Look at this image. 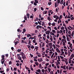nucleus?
Masks as SVG:
<instances>
[{
    "label": "nucleus",
    "mask_w": 74,
    "mask_h": 74,
    "mask_svg": "<svg viewBox=\"0 0 74 74\" xmlns=\"http://www.w3.org/2000/svg\"><path fill=\"white\" fill-rule=\"evenodd\" d=\"M17 57L18 58V59L19 60H21L22 58H21V56H20V54H18Z\"/></svg>",
    "instance_id": "nucleus-1"
},
{
    "label": "nucleus",
    "mask_w": 74,
    "mask_h": 74,
    "mask_svg": "<svg viewBox=\"0 0 74 74\" xmlns=\"http://www.w3.org/2000/svg\"><path fill=\"white\" fill-rule=\"evenodd\" d=\"M21 58H23V60H25V59H26V57L25 55H24L23 56H22Z\"/></svg>",
    "instance_id": "nucleus-2"
},
{
    "label": "nucleus",
    "mask_w": 74,
    "mask_h": 74,
    "mask_svg": "<svg viewBox=\"0 0 74 74\" xmlns=\"http://www.w3.org/2000/svg\"><path fill=\"white\" fill-rule=\"evenodd\" d=\"M41 27H42V26H41L39 25H38L36 26V27H37V29H38H38H39V28L40 29H41Z\"/></svg>",
    "instance_id": "nucleus-3"
},
{
    "label": "nucleus",
    "mask_w": 74,
    "mask_h": 74,
    "mask_svg": "<svg viewBox=\"0 0 74 74\" xmlns=\"http://www.w3.org/2000/svg\"><path fill=\"white\" fill-rule=\"evenodd\" d=\"M45 33L46 34H49V33H50V31H47V32H45Z\"/></svg>",
    "instance_id": "nucleus-4"
},
{
    "label": "nucleus",
    "mask_w": 74,
    "mask_h": 74,
    "mask_svg": "<svg viewBox=\"0 0 74 74\" xmlns=\"http://www.w3.org/2000/svg\"><path fill=\"white\" fill-rule=\"evenodd\" d=\"M65 30H66V33L67 34V35H67V34H68L67 33V32H68V30L67 29V27H65Z\"/></svg>",
    "instance_id": "nucleus-5"
},
{
    "label": "nucleus",
    "mask_w": 74,
    "mask_h": 74,
    "mask_svg": "<svg viewBox=\"0 0 74 74\" xmlns=\"http://www.w3.org/2000/svg\"><path fill=\"white\" fill-rule=\"evenodd\" d=\"M56 52H58V53H59V52H60V51L59 49L58 48H57L56 49Z\"/></svg>",
    "instance_id": "nucleus-6"
},
{
    "label": "nucleus",
    "mask_w": 74,
    "mask_h": 74,
    "mask_svg": "<svg viewBox=\"0 0 74 74\" xmlns=\"http://www.w3.org/2000/svg\"><path fill=\"white\" fill-rule=\"evenodd\" d=\"M19 55H21L22 56H24L25 54L23 53V52H21L20 53V54H19Z\"/></svg>",
    "instance_id": "nucleus-7"
},
{
    "label": "nucleus",
    "mask_w": 74,
    "mask_h": 74,
    "mask_svg": "<svg viewBox=\"0 0 74 74\" xmlns=\"http://www.w3.org/2000/svg\"><path fill=\"white\" fill-rule=\"evenodd\" d=\"M23 31L22 32V33L23 34H24V32H26V29L25 28H24L23 29Z\"/></svg>",
    "instance_id": "nucleus-8"
},
{
    "label": "nucleus",
    "mask_w": 74,
    "mask_h": 74,
    "mask_svg": "<svg viewBox=\"0 0 74 74\" xmlns=\"http://www.w3.org/2000/svg\"><path fill=\"white\" fill-rule=\"evenodd\" d=\"M29 41V42L28 43L29 45H31V46H32V45L30 44V43H31V41H30V39L28 40Z\"/></svg>",
    "instance_id": "nucleus-9"
},
{
    "label": "nucleus",
    "mask_w": 74,
    "mask_h": 74,
    "mask_svg": "<svg viewBox=\"0 0 74 74\" xmlns=\"http://www.w3.org/2000/svg\"><path fill=\"white\" fill-rule=\"evenodd\" d=\"M47 19L49 20V21H50V20L51 21L52 20H51V17L50 16H49V17H48Z\"/></svg>",
    "instance_id": "nucleus-10"
},
{
    "label": "nucleus",
    "mask_w": 74,
    "mask_h": 74,
    "mask_svg": "<svg viewBox=\"0 0 74 74\" xmlns=\"http://www.w3.org/2000/svg\"><path fill=\"white\" fill-rule=\"evenodd\" d=\"M27 37L28 38H29V37H32V36L31 35H30V34H28L27 35Z\"/></svg>",
    "instance_id": "nucleus-11"
},
{
    "label": "nucleus",
    "mask_w": 74,
    "mask_h": 74,
    "mask_svg": "<svg viewBox=\"0 0 74 74\" xmlns=\"http://www.w3.org/2000/svg\"><path fill=\"white\" fill-rule=\"evenodd\" d=\"M66 40L67 41H70V39H69V38L68 36H66Z\"/></svg>",
    "instance_id": "nucleus-12"
},
{
    "label": "nucleus",
    "mask_w": 74,
    "mask_h": 74,
    "mask_svg": "<svg viewBox=\"0 0 74 74\" xmlns=\"http://www.w3.org/2000/svg\"><path fill=\"white\" fill-rule=\"evenodd\" d=\"M27 17L28 19H29V17H30V15H29V14L27 13Z\"/></svg>",
    "instance_id": "nucleus-13"
},
{
    "label": "nucleus",
    "mask_w": 74,
    "mask_h": 74,
    "mask_svg": "<svg viewBox=\"0 0 74 74\" xmlns=\"http://www.w3.org/2000/svg\"><path fill=\"white\" fill-rule=\"evenodd\" d=\"M36 71L37 72H38V73H40L41 72V70L39 69L38 70H36Z\"/></svg>",
    "instance_id": "nucleus-14"
},
{
    "label": "nucleus",
    "mask_w": 74,
    "mask_h": 74,
    "mask_svg": "<svg viewBox=\"0 0 74 74\" xmlns=\"http://www.w3.org/2000/svg\"><path fill=\"white\" fill-rule=\"evenodd\" d=\"M47 12L46 11H44L43 12V14H47Z\"/></svg>",
    "instance_id": "nucleus-15"
},
{
    "label": "nucleus",
    "mask_w": 74,
    "mask_h": 74,
    "mask_svg": "<svg viewBox=\"0 0 74 74\" xmlns=\"http://www.w3.org/2000/svg\"><path fill=\"white\" fill-rule=\"evenodd\" d=\"M41 67H42V65H41V64H39V68L41 69Z\"/></svg>",
    "instance_id": "nucleus-16"
},
{
    "label": "nucleus",
    "mask_w": 74,
    "mask_h": 74,
    "mask_svg": "<svg viewBox=\"0 0 74 74\" xmlns=\"http://www.w3.org/2000/svg\"><path fill=\"white\" fill-rule=\"evenodd\" d=\"M21 51V49H18L17 50V52H20Z\"/></svg>",
    "instance_id": "nucleus-17"
},
{
    "label": "nucleus",
    "mask_w": 74,
    "mask_h": 74,
    "mask_svg": "<svg viewBox=\"0 0 74 74\" xmlns=\"http://www.w3.org/2000/svg\"><path fill=\"white\" fill-rule=\"evenodd\" d=\"M38 47H37V46L35 47V49H36V50H38Z\"/></svg>",
    "instance_id": "nucleus-18"
},
{
    "label": "nucleus",
    "mask_w": 74,
    "mask_h": 74,
    "mask_svg": "<svg viewBox=\"0 0 74 74\" xmlns=\"http://www.w3.org/2000/svg\"><path fill=\"white\" fill-rule=\"evenodd\" d=\"M48 4L49 5H51V4H52V2H49Z\"/></svg>",
    "instance_id": "nucleus-19"
},
{
    "label": "nucleus",
    "mask_w": 74,
    "mask_h": 74,
    "mask_svg": "<svg viewBox=\"0 0 74 74\" xmlns=\"http://www.w3.org/2000/svg\"><path fill=\"white\" fill-rule=\"evenodd\" d=\"M30 48L31 49H34V47L33 45H32V46H31Z\"/></svg>",
    "instance_id": "nucleus-20"
},
{
    "label": "nucleus",
    "mask_w": 74,
    "mask_h": 74,
    "mask_svg": "<svg viewBox=\"0 0 74 74\" xmlns=\"http://www.w3.org/2000/svg\"><path fill=\"white\" fill-rule=\"evenodd\" d=\"M51 25H52V26H55V23H51Z\"/></svg>",
    "instance_id": "nucleus-21"
},
{
    "label": "nucleus",
    "mask_w": 74,
    "mask_h": 74,
    "mask_svg": "<svg viewBox=\"0 0 74 74\" xmlns=\"http://www.w3.org/2000/svg\"><path fill=\"white\" fill-rule=\"evenodd\" d=\"M35 64H36V66H38V64H39L38 63V62H35Z\"/></svg>",
    "instance_id": "nucleus-22"
},
{
    "label": "nucleus",
    "mask_w": 74,
    "mask_h": 74,
    "mask_svg": "<svg viewBox=\"0 0 74 74\" xmlns=\"http://www.w3.org/2000/svg\"><path fill=\"white\" fill-rule=\"evenodd\" d=\"M24 18L25 20V21H27V18L26 17V16H25L24 17Z\"/></svg>",
    "instance_id": "nucleus-23"
},
{
    "label": "nucleus",
    "mask_w": 74,
    "mask_h": 74,
    "mask_svg": "<svg viewBox=\"0 0 74 74\" xmlns=\"http://www.w3.org/2000/svg\"><path fill=\"white\" fill-rule=\"evenodd\" d=\"M55 45H56V46L58 48H59V47H60V45H56V44H55Z\"/></svg>",
    "instance_id": "nucleus-24"
},
{
    "label": "nucleus",
    "mask_w": 74,
    "mask_h": 74,
    "mask_svg": "<svg viewBox=\"0 0 74 74\" xmlns=\"http://www.w3.org/2000/svg\"><path fill=\"white\" fill-rule=\"evenodd\" d=\"M71 57H72V58H74V54H73V53L71 55Z\"/></svg>",
    "instance_id": "nucleus-25"
},
{
    "label": "nucleus",
    "mask_w": 74,
    "mask_h": 74,
    "mask_svg": "<svg viewBox=\"0 0 74 74\" xmlns=\"http://www.w3.org/2000/svg\"><path fill=\"white\" fill-rule=\"evenodd\" d=\"M62 44L64 46H65L66 45V43L64 42H62Z\"/></svg>",
    "instance_id": "nucleus-26"
},
{
    "label": "nucleus",
    "mask_w": 74,
    "mask_h": 74,
    "mask_svg": "<svg viewBox=\"0 0 74 74\" xmlns=\"http://www.w3.org/2000/svg\"><path fill=\"white\" fill-rule=\"evenodd\" d=\"M35 2L37 3H38V1L37 0H35Z\"/></svg>",
    "instance_id": "nucleus-27"
},
{
    "label": "nucleus",
    "mask_w": 74,
    "mask_h": 74,
    "mask_svg": "<svg viewBox=\"0 0 74 74\" xmlns=\"http://www.w3.org/2000/svg\"><path fill=\"white\" fill-rule=\"evenodd\" d=\"M57 3L58 4H59L60 3V0H57Z\"/></svg>",
    "instance_id": "nucleus-28"
},
{
    "label": "nucleus",
    "mask_w": 74,
    "mask_h": 74,
    "mask_svg": "<svg viewBox=\"0 0 74 74\" xmlns=\"http://www.w3.org/2000/svg\"><path fill=\"white\" fill-rule=\"evenodd\" d=\"M59 18V17L58 16V15H57V17H56V20H58V19Z\"/></svg>",
    "instance_id": "nucleus-29"
},
{
    "label": "nucleus",
    "mask_w": 74,
    "mask_h": 74,
    "mask_svg": "<svg viewBox=\"0 0 74 74\" xmlns=\"http://www.w3.org/2000/svg\"><path fill=\"white\" fill-rule=\"evenodd\" d=\"M34 12H36L37 11V8H35L34 9Z\"/></svg>",
    "instance_id": "nucleus-30"
},
{
    "label": "nucleus",
    "mask_w": 74,
    "mask_h": 74,
    "mask_svg": "<svg viewBox=\"0 0 74 74\" xmlns=\"http://www.w3.org/2000/svg\"><path fill=\"white\" fill-rule=\"evenodd\" d=\"M68 33L69 34H71V31L70 30H68Z\"/></svg>",
    "instance_id": "nucleus-31"
},
{
    "label": "nucleus",
    "mask_w": 74,
    "mask_h": 74,
    "mask_svg": "<svg viewBox=\"0 0 74 74\" xmlns=\"http://www.w3.org/2000/svg\"><path fill=\"white\" fill-rule=\"evenodd\" d=\"M61 30H64V27H62L61 28Z\"/></svg>",
    "instance_id": "nucleus-32"
},
{
    "label": "nucleus",
    "mask_w": 74,
    "mask_h": 74,
    "mask_svg": "<svg viewBox=\"0 0 74 74\" xmlns=\"http://www.w3.org/2000/svg\"><path fill=\"white\" fill-rule=\"evenodd\" d=\"M52 32L53 33H56V31H55V30H52Z\"/></svg>",
    "instance_id": "nucleus-33"
},
{
    "label": "nucleus",
    "mask_w": 74,
    "mask_h": 74,
    "mask_svg": "<svg viewBox=\"0 0 74 74\" xmlns=\"http://www.w3.org/2000/svg\"><path fill=\"white\" fill-rule=\"evenodd\" d=\"M25 69H26V70H29V68L27 67L26 66H25Z\"/></svg>",
    "instance_id": "nucleus-34"
},
{
    "label": "nucleus",
    "mask_w": 74,
    "mask_h": 74,
    "mask_svg": "<svg viewBox=\"0 0 74 74\" xmlns=\"http://www.w3.org/2000/svg\"><path fill=\"white\" fill-rule=\"evenodd\" d=\"M47 28H48V29H49L50 30V31H51V27H48Z\"/></svg>",
    "instance_id": "nucleus-35"
},
{
    "label": "nucleus",
    "mask_w": 74,
    "mask_h": 74,
    "mask_svg": "<svg viewBox=\"0 0 74 74\" xmlns=\"http://www.w3.org/2000/svg\"><path fill=\"white\" fill-rule=\"evenodd\" d=\"M11 63H12V61H10L9 62V64L10 65L11 64Z\"/></svg>",
    "instance_id": "nucleus-36"
},
{
    "label": "nucleus",
    "mask_w": 74,
    "mask_h": 74,
    "mask_svg": "<svg viewBox=\"0 0 74 74\" xmlns=\"http://www.w3.org/2000/svg\"><path fill=\"white\" fill-rule=\"evenodd\" d=\"M30 55L31 56V58H33V55L32 54H31V53H30Z\"/></svg>",
    "instance_id": "nucleus-37"
},
{
    "label": "nucleus",
    "mask_w": 74,
    "mask_h": 74,
    "mask_svg": "<svg viewBox=\"0 0 74 74\" xmlns=\"http://www.w3.org/2000/svg\"><path fill=\"white\" fill-rule=\"evenodd\" d=\"M60 58H61V59H64V57L60 56Z\"/></svg>",
    "instance_id": "nucleus-38"
},
{
    "label": "nucleus",
    "mask_w": 74,
    "mask_h": 74,
    "mask_svg": "<svg viewBox=\"0 0 74 74\" xmlns=\"http://www.w3.org/2000/svg\"><path fill=\"white\" fill-rule=\"evenodd\" d=\"M67 18H68V19H70L71 18L70 17V15H68V16L67 17Z\"/></svg>",
    "instance_id": "nucleus-39"
},
{
    "label": "nucleus",
    "mask_w": 74,
    "mask_h": 74,
    "mask_svg": "<svg viewBox=\"0 0 74 74\" xmlns=\"http://www.w3.org/2000/svg\"><path fill=\"white\" fill-rule=\"evenodd\" d=\"M44 71H45V70H44V69H42V72L43 73H44Z\"/></svg>",
    "instance_id": "nucleus-40"
},
{
    "label": "nucleus",
    "mask_w": 74,
    "mask_h": 74,
    "mask_svg": "<svg viewBox=\"0 0 74 74\" xmlns=\"http://www.w3.org/2000/svg\"><path fill=\"white\" fill-rule=\"evenodd\" d=\"M57 5H57L56 3H55V7H56Z\"/></svg>",
    "instance_id": "nucleus-41"
},
{
    "label": "nucleus",
    "mask_w": 74,
    "mask_h": 74,
    "mask_svg": "<svg viewBox=\"0 0 74 74\" xmlns=\"http://www.w3.org/2000/svg\"><path fill=\"white\" fill-rule=\"evenodd\" d=\"M4 61H3V60H1V63L2 64H4Z\"/></svg>",
    "instance_id": "nucleus-42"
},
{
    "label": "nucleus",
    "mask_w": 74,
    "mask_h": 74,
    "mask_svg": "<svg viewBox=\"0 0 74 74\" xmlns=\"http://www.w3.org/2000/svg\"><path fill=\"white\" fill-rule=\"evenodd\" d=\"M40 9L42 11H44V8H43L41 7Z\"/></svg>",
    "instance_id": "nucleus-43"
},
{
    "label": "nucleus",
    "mask_w": 74,
    "mask_h": 74,
    "mask_svg": "<svg viewBox=\"0 0 74 74\" xmlns=\"http://www.w3.org/2000/svg\"><path fill=\"white\" fill-rule=\"evenodd\" d=\"M34 18V16H33L32 15H31L30 16V18Z\"/></svg>",
    "instance_id": "nucleus-44"
},
{
    "label": "nucleus",
    "mask_w": 74,
    "mask_h": 74,
    "mask_svg": "<svg viewBox=\"0 0 74 74\" xmlns=\"http://www.w3.org/2000/svg\"><path fill=\"white\" fill-rule=\"evenodd\" d=\"M71 36H72V37H73V36H74V32H73L72 33Z\"/></svg>",
    "instance_id": "nucleus-45"
},
{
    "label": "nucleus",
    "mask_w": 74,
    "mask_h": 74,
    "mask_svg": "<svg viewBox=\"0 0 74 74\" xmlns=\"http://www.w3.org/2000/svg\"><path fill=\"white\" fill-rule=\"evenodd\" d=\"M55 11L58 12V8H56L55 10Z\"/></svg>",
    "instance_id": "nucleus-46"
},
{
    "label": "nucleus",
    "mask_w": 74,
    "mask_h": 74,
    "mask_svg": "<svg viewBox=\"0 0 74 74\" xmlns=\"http://www.w3.org/2000/svg\"><path fill=\"white\" fill-rule=\"evenodd\" d=\"M16 63H20V62H19V60L16 61Z\"/></svg>",
    "instance_id": "nucleus-47"
},
{
    "label": "nucleus",
    "mask_w": 74,
    "mask_h": 74,
    "mask_svg": "<svg viewBox=\"0 0 74 74\" xmlns=\"http://www.w3.org/2000/svg\"><path fill=\"white\" fill-rule=\"evenodd\" d=\"M34 5H37V3L36 2H34Z\"/></svg>",
    "instance_id": "nucleus-48"
},
{
    "label": "nucleus",
    "mask_w": 74,
    "mask_h": 74,
    "mask_svg": "<svg viewBox=\"0 0 74 74\" xmlns=\"http://www.w3.org/2000/svg\"><path fill=\"white\" fill-rule=\"evenodd\" d=\"M63 38L64 39H66V36L64 35L63 36Z\"/></svg>",
    "instance_id": "nucleus-49"
},
{
    "label": "nucleus",
    "mask_w": 74,
    "mask_h": 74,
    "mask_svg": "<svg viewBox=\"0 0 74 74\" xmlns=\"http://www.w3.org/2000/svg\"><path fill=\"white\" fill-rule=\"evenodd\" d=\"M16 65L17 66H19V64L18 63H17L16 64Z\"/></svg>",
    "instance_id": "nucleus-50"
},
{
    "label": "nucleus",
    "mask_w": 74,
    "mask_h": 74,
    "mask_svg": "<svg viewBox=\"0 0 74 74\" xmlns=\"http://www.w3.org/2000/svg\"><path fill=\"white\" fill-rule=\"evenodd\" d=\"M50 39L51 40V41L52 42V40H53V38H52L51 37V38H50Z\"/></svg>",
    "instance_id": "nucleus-51"
},
{
    "label": "nucleus",
    "mask_w": 74,
    "mask_h": 74,
    "mask_svg": "<svg viewBox=\"0 0 74 74\" xmlns=\"http://www.w3.org/2000/svg\"><path fill=\"white\" fill-rule=\"evenodd\" d=\"M48 70L49 72H50V71H51V69L48 68Z\"/></svg>",
    "instance_id": "nucleus-52"
},
{
    "label": "nucleus",
    "mask_w": 74,
    "mask_h": 74,
    "mask_svg": "<svg viewBox=\"0 0 74 74\" xmlns=\"http://www.w3.org/2000/svg\"><path fill=\"white\" fill-rule=\"evenodd\" d=\"M17 70V68H14V70H15V71H16V70Z\"/></svg>",
    "instance_id": "nucleus-53"
},
{
    "label": "nucleus",
    "mask_w": 74,
    "mask_h": 74,
    "mask_svg": "<svg viewBox=\"0 0 74 74\" xmlns=\"http://www.w3.org/2000/svg\"><path fill=\"white\" fill-rule=\"evenodd\" d=\"M57 16V15H55L53 16V17L54 18H56Z\"/></svg>",
    "instance_id": "nucleus-54"
},
{
    "label": "nucleus",
    "mask_w": 74,
    "mask_h": 74,
    "mask_svg": "<svg viewBox=\"0 0 74 74\" xmlns=\"http://www.w3.org/2000/svg\"><path fill=\"white\" fill-rule=\"evenodd\" d=\"M54 29L55 30H57V28L56 27H54Z\"/></svg>",
    "instance_id": "nucleus-55"
},
{
    "label": "nucleus",
    "mask_w": 74,
    "mask_h": 74,
    "mask_svg": "<svg viewBox=\"0 0 74 74\" xmlns=\"http://www.w3.org/2000/svg\"><path fill=\"white\" fill-rule=\"evenodd\" d=\"M43 19H44V18L41 17L40 18V20H41V21H42Z\"/></svg>",
    "instance_id": "nucleus-56"
},
{
    "label": "nucleus",
    "mask_w": 74,
    "mask_h": 74,
    "mask_svg": "<svg viewBox=\"0 0 74 74\" xmlns=\"http://www.w3.org/2000/svg\"><path fill=\"white\" fill-rule=\"evenodd\" d=\"M57 34H58L59 33H60V31L57 30Z\"/></svg>",
    "instance_id": "nucleus-57"
},
{
    "label": "nucleus",
    "mask_w": 74,
    "mask_h": 74,
    "mask_svg": "<svg viewBox=\"0 0 74 74\" xmlns=\"http://www.w3.org/2000/svg\"><path fill=\"white\" fill-rule=\"evenodd\" d=\"M66 5H68V1H66Z\"/></svg>",
    "instance_id": "nucleus-58"
},
{
    "label": "nucleus",
    "mask_w": 74,
    "mask_h": 74,
    "mask_svg": "<svg viewBox=\"0 0 74 74\" xmlns=\"http://www.w3.org/2000/svg\"><path fill=\"white\" fill-rule=\"evenodd\" d=\"M49 64L48 63H47L45 64L46 66H47L48 65H49Z\"/></svg>",
    "instance_id": "nucleus-59"
},
{
    "label": "nucleus",
    "mask_w": 74,
    "mask_h": 74,
    "mask_svg": "<svg viewBox=\"0 0 74 74\" xmlns=\"http://www.w3.org/2000/svg\"><path fill=\"white\" fill-rule=\"evenodd\" d=\"M52 43H49V45H52Z\"/></svg>",
    "instance_id": "nucleus-60"
},
{
    "label": "nucleus",
    "mask_w": 74,
    "mask_h": 74,
    "mask_svg": "<svg viewBox=\"0 0 74 74\" xmlns=\"http://www.w3.org/2000/svg\"><path fill=\"white\" fill-rule=\"evenodd\" d=\"M33 43H36V40H33Z\"/></svg>",
    "instance_id": "nucleus-61"
},
{
    "label": "nucleus",
    "mask_w": 74,
    "mask_h": 74,
    "mask_svg": "<svg viewBox=\"0 0 74 74\" xmlns=\"http://www.w3.org/2000/svg\"><path fill=\"white\" fill-rule=\"evenodd\" d=\"M21 31V29H17V32H19Z\"/></svg>",
    "instance_id": "nucleus-62"
},
{
    "label": "nucleus",
    "mask_w": 74,
    "mask_h": 74,
    "mask_svg": "<svg viewBox=\"0 0 74 74\" xmlns=\"http://www.w3.org/2000/svg\"><path fill=\"white\" fill-rule=\"evenodd\" d=\"M24 41H25V40H22L21 41V43H24Z\"/></svg>",
    "instance_id": "nucleus-63"
},
{
    "label": "nucleus",
    "mask_w": 74,
    "mask_h": 74,
    "mask_svg": "<svg viewBox=\"0 0 74 74\" xmlns=\"http://www.w3.org/2000/svg\"><path fill=\"white\" fill-rule=\"evenodd\" d=\"M74 19V17H72L71 18V21H72V20H73V19Z\"/></svg>",
    "instance_id": "nucleus-64"
}]
</instances>
